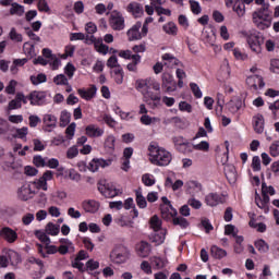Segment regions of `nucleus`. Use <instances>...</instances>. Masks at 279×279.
I'll return each mask as SVG.
<instances>
[{
	"mask_svg": "<svg viewBox=\"0 0 279 279\" xmlns=\"http://www.w3.org/2000/svg\"><path fill=\"white\" fill-rule=\"evenodd\" d=\"M256 5H262L257 11L253 12V23L257 29H269L274 17L271 16V10H269V2L265 0H255Z\"/></svg>",
	"mask_w": 279,
	"mask_h": 279,
	"instance_id": "1",
	"label": "nucleus"
},
{
	"mask_svg": "<svg viewBox=\"0 0 279 279\" xmlns=\"http://www.w3.org/2000/svg\"><path fill=\"white\" fill-rule=\"evenodd\" d=\"M149 160L151 165L156 167H168L173 160V156L165 148L158 146V144L151 142L148 146Z\"/></svg>",
	"mask_w": 279,
	"mask_h": 279,
	"instance_id": "2",
	"label": "nucleus"
},
{
	"mask_svg": "<svg viewBox=\"0 0 279 279\" xmlns=\"http://www.w3.org/2000/svg\"><path fill=\"white\" fill-rule=\"evenodd\" d=\"M246 43L254 53H260L263 51V45L265 44V37L256 29L244 32Z\"/></svg>",
	"mask_w": 279,
	"mask_h": 279,
	"instance_id": "3",
	"label": "nucleus"
},
{
	"mask_svg": "<svg viewBox=\"0 0 279 279\" xmlns=\"http://www.w3.org/2000/svg\"><path fill=\"white\" fill-rule=\"evenodd\" d=\"M269 195H276V190L274 186L269 185L267 186V183H262V196L256 194L255 195V204L258 206L262 210H269Z\"/></svg>",
	"mask_w": 279,
	"mask_h": 279,
	"instance_id": "4",
	"label": "nucleus"
},
{
	"mask_svg": "<svg viewBox=\"0 0 279 279\" xmlns=\"http://www.w3.org/2000/svg\"><path fill=\"white\" fill-rule=\"evenodd\" d=\"M109 258L114 265H124L130 260V251L124 246H116L111 251Z\"/></svg>",
	"mask_w": 279,
	"mask_h": 279,
	"instance_id": "5",
	"label": "nucleus"
},
{
	"mask_svg": "<svg viewBox=\"0 0 279 279\" xmlns=\"http://www.w3.org/2000/svg\"><path fill=\"white\" fill-rule=\"evenodd\" d=\"M228 202V195L219 192H210L204 197V203L209 208H217V206H223Z\"/></svg>",
	"mask_w": 279,
	"mask_h": 279,
	"instance_id": "6",
	"label": "nucleus"
},
{
	"mask_svg": "<svg viewBox=\"0 0 279 279\" xmlns=\"http://www.w3.org/2000/svg\"><path fill=\"white\" fill-rule=\"evenodd\" d=\"M161 217L166 219V221H172L174 226H180L182 230H186L189 226V221L184 217L178 216V211L175 210H161Z\"/></svg>",
	"mask_w": 279,
	"mask_h": 279,
	"instance_id": "7",
	"label": "nucleus"
},
{
	"mask_svg": "<svg viewBox=\"0 0 279 279\" xmlns=\"http://www.w3.org/2000/svg\"><path fill=\"white\" fill-rule=\"evenodd\" d=\"M136 88L145 95L149 93L150 89L160 90V83L156 82L154 78L137 80Z\"/></svg>",
	"mask_w": 279,
	"mask_h": 279,
	"instance_id": "8",
	"label": "nucleus"
},
{
	"mask_svg": "<svg viewBox=\"0 0 279 279\" xmlns=\"http://www.w3.org/2000/svg\"><path fill=\"white\" fill-rule=\"evenodd\" d=\"M51 180H53V171L51 170H47L44 172V174L35 180L33 183H31L35 191L38 190V191H47L48 189V185H47V182H51Z\"/></svg>",
	"mask_w": 279,
	"mask_h": 279,
	"instance_id": "9",
	"label": "nucleus"
},
{
	"mask_svg": "<svg viewBox=\"0 0 279 279\" xmlns=\"http://www.w3.org/2000/svg\"><path fill=\"white\" fill-rule=\"evenodd\" d=\"M34 195H36V190L32 183H24L17 190V197L19 199H22V202H27L28 199L34 198Z\"/></svg>",
	"mask_w": 279,
	"mask_h": 279,
	"instance_id": "10",
	"label": "nucleus"
},
{
	"mask_svg": "<svg viewBox=\"0 0 279 279\" xmlns=\"http://www.w3.org/2000/svg\"><path fill=\"white\" fill-rule=\"evenodd\" d=\"M109 24L116 32L125 29V19H123V15L120 12L111 13Z\"/></svg>",
	"mask_w": 279,
	"mask_h": 279,
	"instance_id": "11",
	"label": "nucleus"
},
{
	"mask_svg": "<svg viewBox=\"0 0 279 279\" xmlns=\"http://www.w3.org/2000/svg\"><path fill=\"white\" fill-rule=\"evenodd\" d=\"M31 106H45L47 104V92L33 90L28 95Z\"/></svg>",
	"mask_w": 279,
	"mask_h": 279,
	"instance_id": "12",
	"label": "nucleus"
},
{
	"mask_svg": "<svg viewBox=\"0 0 279 279\" xmlns=\"http://www.w3.org/2000/svg\"><path fill=\"white\" fill-rule=\"evenodd\" d=\"M246 84L251 90H258V88H265V81L260 74H254L246 77Z\"/></svg>",
	"mask_w": 279,
	"mask_h": 279,
	"instance_id": "13",
	"label": "nucleus"
},
{
	"mask_svg": "<svg viewBox=\"0 0 279 279\" xmlns=\"http://www.w3.org/2000/svg\"><path fill=\"white\" fill-rule=\"evenodd\" d=\"M98 191L101 193V195H104V197L107 198L117 197L119 195V190H117L114 185L110 183H98Z\"/></svg>",
	"mask_w": 279,
	"mask_h": 279,
	"instance_id": "14",
	"label": "nucleus"
},
{
	"mask_svg": "<svg viewBox=\"0 0 279 279\" xmlns=\"http://www.w3.org/2000/svg\"><path fill=\"white\" fill-rule=\"evenodd\" d=\"M21 258L19 257V254L14 251L9 252L7 255L0 256V267H8V265H17L20 263Z\"/></svg>",
	"mask_w": 279,
	"mask_h": 279,
	"instance_id": "15",
	"label": "nucleus"
},
{
	"mask_svg": "<svg viewBox=\"0 0 279 279\" xmlns=\"http://www.w3.org/2000/svg\"><path fill=\"white\" fill-rule=\"evenodd\" d=\"M135 253L140 258H147L151 254V244L142 241L135 245Z\"/></svg>",
	"mask_w": 279,
	"mask_h": 279,
	"instance_id": "16",
	"label": "nucleus"
},
{
	"mask_svg": "<svg viewBox=\"0 0 279 279\" xmlns=\"http://www.w3.org/2000/svg\"><path fill=\"white\" fill-rule=\"evenodd\" d=\"M44 121V132H53L58 128V118L53 114H45L43 118Z\"/></svg>",
	"mask_w": 279,
	"mask_h": 279,
	"instance_id": "17",
	"label": "nucleus"
},
{
	"mask_svg": "<svg viewBox=\"0 0 279 279\" xmlns=\"http://www.w3.org/2000/svg\"><path fill=\"white\" fill-rule=\"evenodd\" d=\"M109 208H116L117 210H121V208H125V210H130V208H133V210H136V205L134 204V198L129 197L123 202H111L109 204Z\"/></svg>",
	"mask_w": 279,
	"mask_h": 279,
	"instance_id": "18",
	"label": "nucleus"
},
{
	"mask_svg": "<svg viewBox=\"0 0 279 279\" xmlns=\"http://www.w3.org/2000/svg\"><path fill=\"white\" fill-rule=\"evenodd\" d=\"M141 27H143V23L136 22L126 33L129 41L132 43L134 40H141L143 35H141Z\"/></svg>",
	"mask_w": 279,
	"mask_h": 279,
	"instance_id": "19",
	"label": "nucleus"
},
{
	"mask_svg": "<svg viewBox=\"0 0 279 279\" xmlns=\"http://www.w3.org/2000/svg\"><path fill=\"white\" fill-rule=\"evenodd\" d=\"M36 247H37L38 254H40L43 258H47V255L49 254H58V246L51 245V243L45 244V246H43V244L40 243H37Z\"/></svg>",
	"mask_w": 279,
	"mask_h": 279,
	"instance_id": "20",
	"label": "nucleus"
},
{
	"mask_svg": "<svg viewBox=\"0 0 279 279\" xmlns=\"http://www.w3.org/2000/svg\"><path fill=\"white\" fill-rule=\"evenodd\" d=\"M104 133V129L97 126L96 124L85 126V134L88 136V138H101Z\"/></svg>",
	"mask_w": 279,
	"mask_h": 279,
	"instance_id": "21",
	"label": "nucleus"
},
{
	"mask_svg": "<svg viewBox=\"0 0 279 279\" xmlns=\"http://www.w3.org/2000/svg\"><path fill=\"white\" fill-rule=\"evenodd\" d=\"M2 239L7 241V243H15V241L19 239V233L14 231V229L9 227H3L1 229Z\"/></svg>",
	"mask_w": 279,
	"mask_h": 279,
	"instance_id": "22",
	"label": "nucleus"
},
{
	"mask_svg": "<svg viewBox=\"0 0 279 279\" xmlns=\"http://www.w3.org/2000/svg\"><path fill=\"white\" fill-rule=\"evenodd\" d=\"M77 94L82 99H85V101H90L97 95V87L95 85H92L89 88H78Z\"/></svg>",
	"mask_w": 279,
	"mask_h": 279,
	"instance_id": "23",
	"label": "nucleus"
},
{
	"mask_svg": "<svg viewBox=\"0 0 279 279\" xmlns=\"http://www.w3.org/2000/svg\"><path fill=\"white\" fill-rule=\"evenodd\" d=\"M161 86L166 88V93H173L175 90V86H171L173 84V75L169 72H165L161 76Z\"/></svg>",
	"mask_w": 279,
	"mask_h": 279,
	"instance_id": "24",
	"label": "nucleus"
},
{
	"mask_svg": "<svg viewBox=\"0 0 279 279\" xmlns=\"http://www.w3.org/2000/svg\"><path fill=\"white\" fill-rule=\"evenodd\" d=\"M167 3V0H150V4L154 5L158 16L163 14L165 16H171V11L169 9L162 8Z\"/></svg>",
	"mask_w": 279,
	"mask_h": 279,
	"instance_id": "25",
	"label": "nucleus"
},
{
	"mask_svg": "<svg viewBox=\"0 0 279 279\" xmlns=\"http://www.w3.org/2000/svg\"><path fill=\"white\" fill-rule=\"evenodd\" d=\"M161 60H163L165 66H170V68L178 66V65L184 66V64H182V62H180V60L171 53H163L161 56Z\"/></svg>",
	"mask_w": 279,
	"mask_h": 279,
	"instance_id": "26",
	"label": "nucleus"
},
{
	"mask_svg": "<svg viewBox=\"0 0 279 279\" xmlns=\"http://www.w3.org/2000/svg\"><path fill=\"white\" fill-rule=\"evenodd\" d=\"M253 128L256 134H263L265 132V118L263 114L258 113L253 117Z\"/></svg>",
	"mask_w": 279,
	"mask_h": 279,
	"instance_id": "27",
	"label": "nucleus"
},
{
	"mask_svg": "<svg viewBox=\"0 0 279 279\" xmlns=\"http://www.w3.org/2000/svg\"><path fill=\"white\" fill-rule=\"evenodd\" d=\"M126 10H128V12L133 14V16H135V19H138L140 16H143V14L145 12L143 7L138 2H131V3H129Z\"/></svg>",
	"mask_w": 279,
	"mask_h": 279,
	"instance_id": "28",
	"label": "nucleus"
},
{
	"mask_svg": "<svg viewBox=\"0 0 279 279\" xmlns=\"http://www.w3.org/2000/svg\"><path fill=\"white\" fill-rule=\"evenodd\" d=\"M167 236V229H160V231L153 232L150 236V241L156 243V245H162L165 243V239Z\"/></svg>",
	"mask_w": 279,
	"mask_h": 279,
	"instance_id": "29",
	"label": "nucleus"
},
{
	"mask_svg": "<svg viewBox=\"0 0 279 279\" xmlns=\"http://www.w3.org/2000/svg\"><path fill=\"white\" fill-rule=\"evenodd\" d=\"M116 143H117V137H114V135L112 134L108 135L105 138V143H104L105 151H107V154H110L112 156V154H114Z\"/></svg>",
	"mask_w": 279,
	"mask_h": 279,
	"instance_id": "30",
	"label": "nucleus"
},
{
	"mask_svg": "<svg viewBox=\"0 0 279 279\" xmlns=\"http://www.w3.org/2000/svg\"><path fill=\"white\" fill-rule=\"evenodd\" d=\"M248 217L251 218L248 226L251 228H255L257 229V232H265V230H267V226L263 222H256V218H254V214L253 213H248Z\"/></svg>",
	"mask_w": 279,
	"mask_h": 279,
	"instance_id": "31",
	"label": "nucleus"
},
{
	"mask_svg": "<svg viewBox=\"0 0 279 279\" xmlns=\"http://www.w3.org/2000/svg\"><path fill=\"white\" fill-rule=\"evenodd\" d=\"M145 99H150V101H154L151 105V108H158V106H160V93H154L151 90L147 92L146 94H144Z\"/></svg>",
	"mask_w": 279,
	"mask_h": 279,
	"instance_id": "32",
	"label": "nucleus"
},
{
	"mask_svg": "<svg viewBox=\"0 0 279 279\" xmlns=\"http://www.w3.org/2000/svg\"><path fill=\"white\" fill-rule=\"evenodd\" d=\"M150 265L153 269H163L167 266V259L158 256L150 257Z\"/></svg>",
	"mask_w": 279,
	"mask_h": 279,
	"instance_id": "33",
	"label": "nucleus"
},
{
	"mask_svg": "<svg viewBox=\"0 0 279 279\" xmlns=\"http://www.w3.org/2000/svg\"><path fill=\"white\" fill-rule=\"evenodd\" d=\"M9 12L11 16H23L25 14V7L19 4L17 2H13Z\"/></svg>",
	"mask_w": 279,
	"mask_h": 279,
	"instance_id": "34",
	"label": "nucleus"
},
{
	"mask_svg": "<svg viewBox=\"0 0 279 279\" xmlns=\"http://www.w3.org/2000/svg\"><path fill=\"white\" fill-rule=\"evenodd\" d=\"M138 64H141V54H133L132 62L126 65V69L131 71V73H137Z\"/></svg>",
	"mask_w": 279,
	"mask_h": 279,
	"instance_id": "35",
	"label": "nucleus"
},
{
	"mask_svg": "<svg viewBox=\"0 0 279 279\" xmlns=\"http://www.w3.org/2000/svg\"><path fill=\"white\" fill-rule=\"evenodd\" d=\"M149 226L153 232H160V230H166L162 228V220L158 216H153L149 221Z\"/></svg>",
	"mask_w": 279,
	"mask_h": 279,
	"instance_id": "36",
	"label": "nucleus"
},
{
	"mask_svg": "<svg viewBox=\"0 0 279 279\" xmlns=\"http://www.w3.org/2000/svg\"><path fill=\"white\" fill-rule=\"evenodd\" d=\"M210 252H211V256L214 258H217L218 260H221V258H226V256H228V252H226V250L217 245H213Z\"/></svg>",
	"mask_w": 279,
	"mask_h": 279,
	"instance_id": "37",
	"label": "nucleus"
},
{
	"mask_svg": "<svg viewBox=\"0 0 279 279\" xmlns=\"http://www.w3.org/2000/svg\"><path fill=\"white\" fill-rule=\"evenodd\" d=\"M28 263H31V265H38L39 266V274L35 275L34 278L38 279V278H43V275L45 274L44 267L45 264L43 263L41 259L36 258V257H29L28 258Z\"/></svg>",
	"mask_w": 279,
	"mask_h": 279,
	"instance_id": "38",
	"label": "nucleus"
},
{
	"mask_svg": "<svg viewBox=\"0 0 279 279\" xmlns=\"http://www.w3.org/2000/svg\"><path fill=\"white\" fill-rule=\"evenodd\" d=\"M34 234L40 243H44V245H49L51 243V239L47 236V231L44 230H35Z\"/></svg>",
	"mask_w": 279,
	"mask_h": 279,
	"instance_id": "39",
	"label": "nucleus"
},
{
	"mask_svg": "<svg viewBox=\"0 0 279 279\" xmlns=\"http://www.w3.org/2000/svg\"><path fill=\"white\" fill-rule=\"evenodd\" d=\"M45 232L50 236H58V234H60V225H54L52 222H49L46 226Z\"/></svg>",
	"mask_w": 279,
	"mask_h": 279,
	"instance_id": "40",
	"label": "nucleus"
},
{
	"mask_svg": "<svg viewBox=\"0 0 279 279\" xmlns=\"http://www.w3.org/2000/svg\"><path fill=\"white\" fill-rule=\"evenodd\" d=\"M193 150H194L193 144H191V142L189 141L177 148V151H179V154H184V156H189V154H193Z\"/></svg>",
	"mask_w": 279,
	"mask_h": 279,
	"instance_id": "41",
	"label": "nucleus"
},
{
	"mask_svg": "<svg viewBox=\"0 0 279 279\" xmlns=\"http://www.w3.org/2000/svg\"><path fill=\"white\" fill-rule=\"evenodd\" d=\"M135 197L138 208H147V199L143 196V192H141V190L135 191Z\"/></svg>",
	"mask_w": 279,
	"mask_h": 279,
	"instance_id": "42",
	"label": "nucleus"
},
{
	"mask_svg": "<svg viewBox=\"0 0 279 279\" xmlns=\"http://www.w3.org/2000/svg\"><path fill=\"white\" fill-rule=\"evenodd\" d=\"M124 76H125V73L123 72V68L118 66L113 70L112 77H113L116 84H123Z\"/></svg>",
	"mask_w": 279,
	"mask_h": 279,
	"instance_id": "43",
	"label": "nucleus"
},
{
	"mask_svg": "<svg viewBox=\"0 0 279 279\" xmlns=\"http://www.w3.org/2000/svg\"><path fill=\"white\" fill-rule=\"evenodd\" d=\"M163 32L170 36H178V25L173 22H169L162 26Z\"/></svg>",
	"mask_w": 279,
	"mask_h": 279,
	"instance_id": "44",
	"label": "nucleus"
},
{
	"mask_svg": "<svg viewBox=\"0 0 279 279\" xmlns=\"http://www.w3.org/2000/svg\"><path fill=\"white\" fill-rule=\"evenodd\" d=\"M82 206L83 210H99V202L95 199L85 201Z\"/></svg>",
	"mask_w": 279,
	"mask_h": 279,
	"instance_id": "45",
	"label": "nucleus"
},
{
	"mask_svg": "<svg viewBox=\"0 0 279 279\" xmlns=\"http://www.w3.org/2000/svg\"><path fill=\"white\" fill-rule=\"evenodd\" d=\"M233 12H236L238 16L245 14V3L243 0H235L233 2Z\"/></svg>",
	"mask_w": 279,
	"mask_h": 279,
	"instance_id": "46",
	"label": "nucleus"
},
{
	"mask_svg": "<svg viewBox=\"0 0 279 279\" xmlns=\"http://www.w3.org/2000/svg\"><path fill=\"white\" fill-rule=\"evenodd\" d=\"M31 82L34 86H38V84H45L47 82V75L45 73H39L31 76Z\"/></svg>",
	"mask_w": 279,
	"mask_h": 279,
	"instance_id": "47",
	"label": "nucleus"
},
{
	"mask_svg": "<svg viewBox=\"0 0 279 279\" xmlns=\"http://www.w3.org/2000/svg\"><path fill=\"white\" fill-rule=\"evenodd\" d=\"M10 40H13L14 43H23V35L19 32H16V28L12 27L9 33Z\"/></svg>",
	"mask_w": 279,
	"mask_h": 279,
	"instance_id": "48",
	"label": "nucleus"
},
{
	"mask_svg": "<svg viewBox=\"0 0 279 279\" xmlns=\"http://www.w3.org/2000/svg\"><path fill=\"white\" fill-rule=\"evenodd\" d=\"M255 247L262 254H265V253L269 252V244H267V242H265V240H257L255 242Z\"/></svg>",
	"mask_w": 279,
	"mask_h": 279,
	"instance_id": "49",
	"label": "nucleus"
},
{
	"mask_svg": "<svg viewBox=\"0 0 279 279\" xmlns=\"http://www.w3.org/2000/svg\"><path fill=\"white\" fill-rule=\"evenodd\" d=\"M142 182L145 186H154V184H156V179L153 174L146 173L143 174Z\"/></svg>",
	"mask_w": 279,
	"mask_h": 279,
	"instance_id": "50",
	"label": "nucleus"
},
{
	"mask_svg": "<svg viewBox=\"0 0 279 279\" xmlns=\"http://www.w3.org/2000/svg\"><path fill=\"white\" fill-rule=\"evenodd\" d=\"M53 83L57 86H64L69 84V78L64 74H58L53 77Z\"/></svg>",
	"mask_w": 279,
	"mask_h": 279,
	"instance_id": "51",
	"label": "nucleus"
},
{
	"mask_svg": "<svg viewBox=\"0 0 279 279\" xmlns=\"http://www.w3.org/2000/svg\"><path fill=\"white\" fill-rule=\"evenodd\" d=\"M102 121L106 123V125H108V128L114 129L117 128V120H114V118H112V116L105 113L102 116Z\"/></svg>",
	"mask_w": 279,
	"mask_h": 279,
	"instance_id": "52",
	"label": "nucleus"
},
{
	"mask_svg": "<svg viewBox=\"0 0 279 279\" xmlns=\"http://www.w3.org/2000/svg\"><path fill=\"white\" fill-rule=\"evenodd\" d=\"M225 234L226 236H236L239 234V229L234 227L233 225H227L225 226Z\"/></svg>",
	"mask_w": 279,
	"mask_h": 279,
	"instance_id": "53",
	"label": "nucleus"
},
{
	"mask_svg": "<svg viewBox=\"0 0 279 279\" xmlns=\"http://www.w3.org/2000/svg\"><path fill=\"white\" fill-rule=\"evenodd\" d=\"M161 203L159 210H175L173 205H171V201H169L167 196L161 197Z\"/></svg>",
	"mask_w": 279,
	"mask_h": 279,
	"instance_id": "54",
	"label": "nucleus"
},
{
	"mask_svg": "<svg viewBox=\"0 0 279 279\" xmlns=\"http://www.w3.org/2000/svg\"><path fill=\"white\" fill-rule=\"evenodd\" d=\"M190 88L196 99H202V89L199 88V85H197V83H190Z\"/></svg>",
	"mask_w": 279,
	"mask_h": 279,
	"instance_id": "55",
	"label": "nucleus"
},
{
	"mask_svg": "<svg viewBox=\"0 0 279 279\" xmlns=\"http://www.w3.org/2000/svg\"><path fill=\"white\" fill-rule=\"evenodd\" d=\"M75 71H77V69H75V65H73V63L71 62H69L64 68V73L69 77V80H73V75H75Z\"/></svg>",
	"mask_w": 279,
	"mask_h": 279,
	"instance_id": "56",
	"label": "nucleus"
},
{
	"mask_svg": "<svg viewBox=\"0 0 279 279\" xmlns=\"http://www.w3.org/2000/svg\"><path fill=\"white\" fill-rule=\"evenodd\" d=\"M107 66L108 69H119V66H121V64H119V59L117 58V56H111L108 60H107Z\"/></svg>",
	"mask_w": 279,
	"mask_h": 279,
	"instance_id": "57",
	"label": "nucleus"
},
{
	"mask_svg": "<svg viewBox=\"0 0 279 279\" xmlns=\"http://www.w3.org/2000/svg\"><path fill=\"white\" fill-rule=\"evenodd\" d=\"M196 151H208L210 149V144L206 141H202L199 144L193 145Z\"/></svg>",
	"mask_w": 279,
	"mask_h": 279,
	"instance_id": "58",
	"label": "nucleus"
},
{
	"mask_svg": "<svg viewBox=\"0 0 279 279\" xmlns=\"http://www.w3.org/2000/svg\"><path fill=\"white\" fill-rule=\"evenodd\" d=\"M34 45L29 41L24 43L23 51L25 56H29L31 58L34 57Z\"/></svg>",
	"mask_w": 279,
	"mask_h": 279,
	"instance_id": "59",
	"label": "nucleus"
},
{
	"mask_svg": "<svg viewBox=\"0 0 279 279\" xmlns=\"http://www.w3.org/2000/svg\"><path fill=\"white\" fill-rule=\"evenodd\" d=\"M189 3L191 12H193L194 14H202V5H199V2L195 0H190Z\"/></svg>",
	"mask_w": 279,
	"mask_h": 279,
	"instance_id": "60",
	"label": "nucleus"
},
{
	"mask_svg": "<svg viewBox=\"0 0 279 279\" xmlns=\"http://www.w3.org/2000/svg\"><path fill=\"white\" fill-rule=\"evenodd\" d=\"M73 53H75V46L70 45L65 47V52L61 56L63 60H66L68 58H73Z\"/></svg>",
	"mask_w": 279,
	"mask_h": 279,
	"instance_id": "61",
	"label": "nucleus"
},
{
	"mask_svg": "<svg viewBox=\"0 0 279 279\" xmlns=\"http://www.w3.org/2000/svg\"><path fill=\"white\" fill-rule=\"evenodd\" d=\"M270 156H272V158H278L279 156V141H275L270 147Z\"/></svg>",
	"mask_w": 279,
	"mask_h": 279,
	"instance_id": "62",
	"label": "nucleus"
},
{
	"mask_svg": "<svg viewBox=\"0 0 279 279\" xmlns=\"http://www.w3.org/2000/svg\"><path fill=\"white\" fill-rule=\"evenodd\" d=\"M33 163L35 165V167H47V161H45V158H43V156L40 155H36L33 158Z\"/></svg>",
	"mask_w": 279,
	"mask_h": 279,
	"instance_id": "63",
	"label": "nucleus"
},
{
	"mask_svg": "<svg viewBox=\"0 0 279 279\" xmlns=\"http://www.w3.org/2000/svg\"><path fill=\"white\" fill-rule=\"evenodd\" d=\"M37 8L39 12H51V9L49 8L47 0H38Z\"/></svg>",
	"mask_w": 279,
	"mask_h": 279,
	"instance_id": "64",
	"label": "nucleus"
}]
</instances>
